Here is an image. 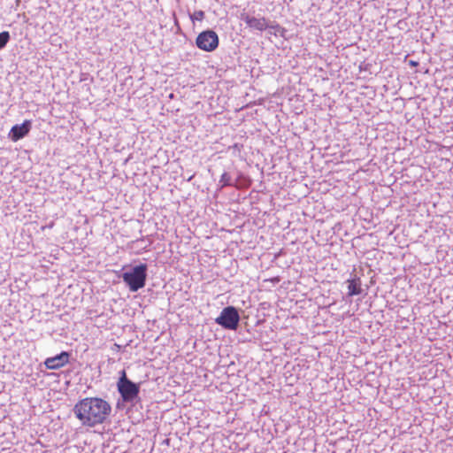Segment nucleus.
<instances>
[{
  "mask_svg": "<svg viewBox=\"0 0 453 453\" xmlns=\"http://www.w3.org/2000/svg\"><path fill=\"white\" fill-rule=\"evenodd\" d=\"M31 121L25 120L21 125H15L12 127L9 137L12 141L17 142L24 138L31 129Z\"/></svg>",
  "mask_w": 453,
  "mask_h": 453,
  "instance_id": "6e6552de",
  "label": "nucleus"
},
{
  "mask_svg": "<svg viewBox=\"0 0 453 453\" xmlns=\"http://www.w3.org/2000/svg\"><path fill=\"white\" fill-rule=\"evenodd\" d=\"M147 271V265L140 264L124 272L121 278L131 292H136L145 286Z\"/></svg>",
  "mask_w": 453,
  "mask_h": 453,
  "instance_id": "7ed1b4c3",
  "label": "nucleus"
},
{
  "mask_svg": "<svg viewBox=\"0 0 453 453\" xmlns=\"http://www.w3.org/2000/svg\"><path fill=\"white\" fill-rule=\"evenodd\" d=\"M272 280L274 281V282H279L280 281V280L278 278H274Z\"/></svg>",
  "mask_w": 453,
  "mask_h": 453,
  "instance_id": "4468645a",
  "label": "nucleus"
},
{
  "mask_svg": "<svg viewBox=\"0 0 453 453\" xmlns=\"http://www.w3.org/2000/svg\"><path fill=\"white\" fill-rule=\"evenodd\" d=\"M410 65H411L415 66V65H418V63H417V62H415V61H412V60H411V61L410 62Z\"/></svg>",
  "mask_w": 453,
  "mask_h": 453,
  "instance_id": "ddd939ff",
  "label": "nucleus"
},
{
  "mask_svg": "<svg viewBox=\"0 0 453 453\" xmlns=\"http://www.w3.org/2000/svg\"><path fill=\"white\" fill-rule=\"evenodd\" d=\"M117 408H120V403L119 402H118V403H117Z\"/></svg>",
  "mask_w": 453,
  "mask_h": 453,
  "instance_id": "2eb2a0df",
  "label": "nucleus"
},
{
  "mask_svg": "<svg viewBox=\"0 0 453 453\" xmlns=\"http://www.w3.org/2000/svg\"><path fill=\"white\" fill-rule=\"evenodd\" d=\"M348 295L352 296H357L360 295L362 292L361 288V280L358 277H356L352 280H348Z\"/></svg>",
  "mask_w": 453,
  "mask_h": 453,
  "instance_id": "1a4fd4ad",
  "label": "nucleus"
},
{
  "mask_svg": "<svg viewBox=\"0 0 453 453\" xmlns=\"http://www.w3.org/2000/svg\"><path fill=\"white\" fill-rule=\"evenodd\" d=\"M204 18V12L203 11H197L194 13V19L202 20Z\"/></svg>",
  "mask_w": 453,
  "mask_h": 453,
  "instance_id": "f8f14e48",
  "label": "nucleus"
},
{
  "mask_svg": "<svg viewBox=\"0 0 453 453\" xmlns=\"http://www.w3.org/2000/svg\"><path fill=\"white\" fill-rule=\"evenodd\" d=\"M215 322L225 329L236 330L240 322V315L237 309L234 306L224 308L220 315L215 319Z\"/></svg>",
  "mask_w": 453,
  "mask_h": 453,
  "instance_id": "20e7f679",
  "label": "nucleus"
},
{
  "mask_svg": "<svg viewBox=\"0 0 453 453\" xmlns=\"http://www.w3.org/2000/svg\"><path fill=\"white\" fill-rule=\"evenodd\" d=\"M220 188H223L227 186L237 187L236 182H234L228 173H223L220 180H219Z\"/></svg>",
  "mask_w": 453,
  "mask_h": 453,
  "instance_id": "9d476101",
  "label": "nucleus"
},
{
  "mask_svg": "<svg viewBox=\"0 0 453 453\" xmlns=\"http://www.w3.org/2000/svg\"><path fill=\"white\" fill-rule=\"evenodd\" d=\"M70 354L66 351H62L60 354L48 357L44 361L47 369L58 370L65 366L69 362Z\"/></svg>",
  "mask_w": 453,
  "mask_h": 453,
  "instance_id": "0eeeda50",
  "label": "nucleus"
},
{
  "mask_svg": "<svg viewBox=\"0 0 453 453\" xmlns=\"http://www.w3.org/2000/svg\"><path fill=\"white\" fill-rule=\"evenodd\" d=\"M120 376L117 382V389L121 396L123 403H131L134 405L141 401L140 383H134L127 376L125 370L119 372Z\"/></svg>",
  "mask_w": 453,
  "mask_h": 453,
  "instance_id": "f03ea898",
  "label": "nucleus"
},
{
  "mask_svg": "<svg viewBox=\"0 0 453 453\" xmlns=\"http://www.w3.org/2000/svg\"><path fill=\"white\" fill-rule=\"evenodd\" d=\"M73 412L84 426L104 424L111 413V404L100 397H85L75 403Z\"/></svg>",
  "mask_w": 453,
  "mask_h": 453,
  "instance_id": "f257e3e1",
  "label": "nucleus"
},
{
  "mask_svg": "<svg viewBox=\"0 0 453 453\" xmlns=\"http://www.w3.org/2000/svg\"><path fill=\"white\" fill-rule=\"evenodd\" d=\"M196 46L204 51H213L219 46V36L213 30L201 32L196 40Z\"/></svg>",
  "mask_w": 453,
  "mask_h": 453,
  "instance_id": "39448f33",
  "label": "nucleus"
},
{
  "mask_svg": "<svg viewBox=\"0 0 453 453\" xmlns=\"http://www.w3.org/2000/svg\"><path fill=\"white\" fill-rule=\"evenodd\" d=\"M240 18L250 28L255 30L264 31L266 28H273L279 31L281 29L279 24H270L265 17L256 18L249 15L247 12H242Z\"/></svg>",
  "mask_w": 453,
  "mask_h": 453,
  "instance_id": "423d86ee",
  "label": "nucleus"
},
{
  "mask_svg": "<svg viewBox=\"0 0 453 453\" xmlns=\"http://www.w3.org/2000/svg\"><path fill=\"white\" fill-rule=\"evenodd\" d=\"M10 40V34L7 31L0 33V50L4 48Z\"/></svg>",
  "mask_w": 453,
  "mask_h": 453,
  "instance_id": "9b49d317",
  "label": "nucleus"
}]
</instances>
